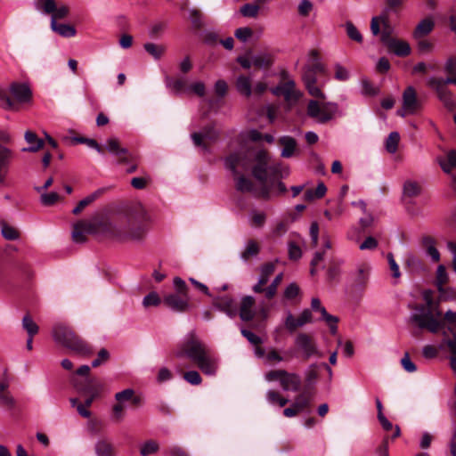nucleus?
Listing matches in <instances>:
<instances>
[{"label":"nucleus","instance_id":"46","mask_svg":"<svg viewBox=\"0 0 456 456\" xmlns=\"http://www.w3.org/2000/svg\"><path fill=\"white\" fill-rule=\"evenodd\" d=\"M143 48L155 60H159L166 52V47L164 45H156L154 43H146L144 44Z\"/></svg>","mask_w":456,"mask_h":456},{"label":"nucleus","instance_id":"22","mask_svg":"<svg viewBox=\"0 0 456 456\" xmlns=\"http://www.w3.org/2000/svg\"><path fill=\"white\" fill-rule=\"evenodd\" d=\"M10 95L15 103L28 102L31 99V91L26 84L12 83L9 86ZM18 106V104H16Z\"/></svg>","mask_w":456,"mask_h":456},{"label":"nucleus","instance_id":"56","mask_svg":"<svg viewBox=\"0 0 456 456\" xmlns=\"http://www.w3.org/2000/svg\"><path fill=\"white\" fill-rule=\"evenodd\" d=\"M400 135L397 132L389 134L386 141V149L390 153H395L397 151Z\"/></svg>","mask_w":456,"mask_h":456},{"label":"nucleus","instance_id":"53","mask_svg":"<svg viewBox=\"0 0 456 456\" xmlns=\"http://www.w3.org/2000/svg\"><path fill=\"white\" fill-rule=\"evenodd\" d=\"M261 4L262 3H257L256 1V4H246L241 6L240 13L244 17L256 18L258 15L260 9L259 4Z\"/></svg>","mask_w":456,"mask_h":456},{"label":"nucleus","instance_id":"2","mask_svg":"<svg viewBox=\"0 0 456 456\" xmlns=\"http://www.w3.org/2000/svg\"><path fill=\"white\" fill-rule=\"evenodd\" d=\"M150 216L142 205L134 206L120 224H112L111 238L121 241H142L148 232Z\"/></svg>","mask_w":456,"mask_h":456},{"label":"nucleus","instance_id":"4","mask_svg":"<svg viewBox=\"0 0 456 456\" xmlns=\"http://www.w3.org/2000/svg\"><path fill=\"white\" fill-rule=\"evenodd\" d=\"M52 335L54 341L72 352L87 356L93 354V349L86 342L77 336L74 331L64 324H56L53 326Z\"/></svg>","mask_w":456,"mask_h":456},{"label":"nucleus","instance_id":"8","mask_svg":"<svg viewBox=\"0 0 456 456\" xmlns=\"http://www.w3.org/2000/svg\"><path fill=\"white\" fill-rule=\"evenodd\" d=\"M338 106L334 102H321L315 100L309 101L306 113L309 118L319 124H325L333 119L338 113Z\"/></svg>","mask_w":456,"mask_h":456},{"label":"nucleus","instance_id":"49","mask_svg":"<svg viewBox=\"0 0 456 456\" xmlns=\"http://www.w3.org/2000/svg\"><path fill=\"white\" fill-rule=\"evenodd\" d=\"M1 234L8 240H16L20 238V232L15 227L11 226L6 223L1 224Z\"/></svg>","mask_w":456,"mask_h":456},{"label":"nucleus","instance_id":"13","mask_svg":"<svg viewBox=\"0 0 456 456\" xmlns=\"http://www.w3.org/2000/svg\"><path fill=\"white\" fill-rule=\"evenodd\" d=\"M274 95H282L289 103H294L302 96V93L296 88L293 79L288 78L277 86L271 89Z\"/></svg>","mask_w":456,"mask_h":456},{"label":"nucleus","instance_id":"36","mask_svg":"<svg viewBox=\"0 0 456 456\" xmlns=\"http://www.w3.org/2000/svg\"><path fill=\"white\" fill-rule=\"evenodd\" d=\"M436 240L431 236H424L422 238V246L426 248L427 254L434 262L440 260V253L437 250Z\"/></svg>","mask_w":456,"mask_h":456},{"label":"nucleus","instance_id":"52","mask_svg":"<svg viewBox=\"0 0 456 456\" xmlns=\"http://www.w3.org/2000/svg\"><path fill=\"white\" fill-rule=\"evenodd\" d=\"M322 319L325 321V322L329 325L330 332L335 335L338 331L337 323L338 322V318L330 314L325 308L321 309Z\"/></svg>","mask_w":456,"mask_h":456},{"label":"nucleus","instance_id":"43","mask_svg":"<svg viewBox=\"0 0 456 456\" xmlns=\"http://www.w3.org/2000/svg\"><path fill=\"white\" fill-rule=\"evenodd\" d=\"M434 28V22L429 19H425L421 20L414 30V37L415 38H422L428 34H429Z\"/></svg>","mask_w":456,"mask_h":456},{"label":"nucleus","instance_id":"11","mask_svg":"<svg viewBox=\"0 0 456 456\" xmlns=\"http://www.w3.org/2000/svg\"><path fill=\"white\" fill-rule=\"evenodd\" d=\"M252 151L232 153L225 159V167L233 175L240 174V169L248 170L250 167Z\"/></svg>","mask_w":456,"mask_h":456},{"label":"nucleus","instance_id":"21","mask_svg":"<svg viewBox=\"0 0 456 456\" xmlns=\"http://www.w3.org/2000/svg\"><path fill=\"white\" fill-rule=\"evenodd\" d=\"M212 304L215 308L218 309L221 312H224L231 318L234 317L238 313L235 302L232 297H214Z\"/></svg>","mask_w":456,"mask_h":456},{"label":"nucleus","instance_id":"30","mask_svg":"<svg viewBox=\"0 0 456 456\" xmlns=\"http://www.w3.org/2000/svg\"><path fill=\"white\" fill-rule=\"evenodd\" d=\"M0 108L4 110H18V106L10 95L8 86H0Z\"/></svg>","mask_w":456,"mask_h":456},{"label":"nucleus","instance_id":"7","mask_svg":"<svg viewBox=\"0 0 456 456\" xmlns=\"http://www.w3.org/2000/svg\"><path fill=\"white\" fill-rule=\"evenodd\" d=\"M207 351L206 345L198 338L194 330L189 332L183 340L178 345L175 355L178 358L187 357L195 362Z\"/></svg>","mask_w":456,"mask_h":456},{"label":"nucleus","instance_id":"19","mask_svg":"<svg viewBox=\"0 0 456 456\" xmlns=\"http://www.w3.org/2000/svg\"><path fill=\"white\" fill-rule=\"evenodd\" d=\"M14 159V152L12 149L0 143V183H3L6 181L9 174L12 160Z\"/></svg>","mask_w":456,"mask_h":456},{"label":"nucleus","instance_id":"37","mask_svg":"<svg viewBox=\"0 0 456 456\" xmlns=\"http://www.w3.org/2000/svg\"><path fill=\"white\" fill-rule=\"evenodd\" d=\"M51 28L53 31L63 37H72L76 35L75 28L69 24L58 23L57 21L51 20Z\"/></svg>","mask_w":456,"mask_h":456},{"label":"nucleus","instance_id":"62","mask_svg":"<svg viewBox=\"0 0 456 456\" xmlns=\"http://www.w3.org/2000/svg\"><path fill=\"white\" fill-rule=\"evenodd\" d=\"M252 35L253 30L248 27L239 28L234 32L235 37L243 43L247 42Z\"/></svg>","mask_w":456,"mask_h":456},{"label":"nucleus","instance_id":"35","mask_svg":"<svg viewBox=\"0 0 456 456\" xmlns=\"http://www.w3.org/2000/svg\"><path fill=\"white\" fill-rule=\"evenodd\" d=\"M314 394L309 390H304L297 395L293 402L294 406L301 412L311 405Z\"/></svg>","mask_w":456,"mask_h":456},{"label":"nucleus","instance_id":"25","mask_svg":"<svg viewBox=\"0 0 456 456\" xmlns=\"http://www.w3.org/2000/svg\"><path fill=\"white\" fill-rule=\"evenodd\" d=\"M403 104L404 111L415 114L421 109V102L417 98V94L412 86H408L403 94Z\"/></svg>","mask_w":456,"mask_h":456},{"label":"nucleus","instance_id":"5","mask_svg":"<svg viewBox=\"0 0 456 456\" xmlns=\"http://www.w3.org/2000/svg\"><path fill=\"white\" fill-rule=\"evenodd\" d=\"M427 305H417L415 313L410 316L411 322L416 323L420 329H427L431 333H436L442 327V322L437 320L441 316V312L436 310L435 314L432 312L433 300L429 293L424 295Z\"/></svg>","mask_w":456,"mask_h":456},{"label":"nucleus","instance_id":"38","mask_svg":"<svg viewBox=\"0 0 456 456\" xmlns=\"http://www.w3.org/2000/svg\"><path fill=\"white\" fill-rule=\"evenodd\" d=\"M9 384L6 381L0 383V404L7 408H12L15 400L8 390Z\"/></svg>","mask_w":456,"mask_h":456},{"label":"nucleus","instance_id":"50","mask_svg":"<svg viewBox=\"0 0 456 456\" xmlns=\"http://www.w3.org/2000/svg\"><path fill=\"white\" fill-rule=\"evenodd\" d=\"M22 328L27 331L29 337H34L39 330L38 325L29 314H26L22 318Z\"/></svg>","mask_w":456,"mask_h":456},{"label":"nucleus","instance_id":"9","mask_svg":"<svg viewBox=\"0 0 456 456\" xmlns=\"http://www.w3.org/2000/svg\"><path fill=\"white\" fill-rule=\"evenodd\" d=\"M268 382L279 381L283 391L297 392L301 387V378L298 374L285 370H272L265 374Z\"/></svg>","mask_w":456,"mask_h":456},{"label":"nucleus","instance_id":"14","mask_svg":"<svg viewBox=\"0 0 456 456\" xmlns=\"http://www.w3.org/2000/svg\"><path fill=\"white\" fill-rule=\"evenodd\" d=\"M297 347L303 353L305 359L316 356L322 357V354L318 350L314 338L306 333H299L295 339Z\"/></svg>","mask_w":456,"mask_h":456},{"label":"nucleus","instance_id":"47","mask_svg":"<svg viewBox=\"0 0 456 456\" xmlns=\"http://www.w3.org/2000/svg\"><path fill=\"white\" fill-rule=\"evenodd\" d=\"M266 400L270 404H278L280 407L285 406L289 400L283 397L278 391L270 389L266 392Z\"/></svg>","mask_w":456,"mask_h":456},{"label":"nucleus","instance_id":"3","mask_svg":"<svg viewBox=\"0 0 456 456\" xmlns=\"http://www.w3.org/2000/svg\"><path fill=\"white\" fill-rule=\"evenodd\" d=\"M370 31L373 36L379 35L381 43L395 55L407 56L411 53V46L406 41L392 37L393 28L390 26L387 17H373L370 21Z\"/></svg>","mask_w":456,"mask_h":456},{"label":"nucleus","instance_id":"17","mask_svg":"<svg viewBox=\"0 0 456 456\" xmlns=\"http://www.w3.org/2000/svg\"><path fill=\"white\" fill-rule=\"evenodd\" d=\"M428 85L436 90L440 101L443 102L446 108H454L455 102L452 98V94L451 91L446 87L447 83H445L444 79L430 77L428 80Z\"/></svg>","mask_w":456,"mask_h":456},{"label":"nucleus","instance_id":"60","mask_svg":"<svg viewBox=\"0 0 456 456\" xmlns=\"http://www.w3.org/2000/svg\"><path fill=\"white\" fill-rule=\"evenodd\" d=\"M158 450L159 444L153 440H150L142 445L140 453L142 456H149L150 454L155 453Z\"/></svg>","mask_w":456,"mask_h":456},{"label":"nucleus","instance_id":"18","mask_svg":"<svg viewBox=\"0 0 456 456\" xmlns=\"http://www.w3.org/2000/svg\"><path fill=\"white\" fill-rule=\"evenodd\" d=\"M41 10L45 14H51V20L54 21L66 18L69 13L68 5H57L55 0H42Z\"/></svg>","mask_w":456,"mask_h":456},{"label":"nucleus","instance_id":"64","mask_svg":"<svg viewBox=\"0 0 456 456\" xmlns=\"http://www.w3.org/2000/svg\"><path fill=\"white\" fill-rule=\"evenodd\" d=\"M167 23L163 21H158L153 23L149 30V35L151 37H159L166 29Z\"/></svg>","mask_w":456,"mask_h":456},{"label":"nucleus","instance_id":"16","mask_svg":"<svg viewBox=\"0 0 456 456\" xmlns=\"http://www.w3.org/2000/svg\"><path fill=\"white\" fill-rule=\"evenodd\" d=\"M218 132L213 125L205 126L200 132L193 133L191 139L195 146L200 147L204 151H208L210 142L218 137Z\"/></svg>","mask_w":456,"mask_h":456},{"label":"nucleus","instance_id":"1","mask_svg":"<svg viewBox=\"0 0 456 456\" xmlns=\"http://www.w3.org/2000/svg\"><path fill=\"white\" fill-rule=\"evenodd\" d=\"M250 156L252 175L262 185L258 196L268 200L274 181L287 176L289 173V168L284 167L280 162L271 163L269 153L264 149L252 150Z\"/></svg>","mask_w":456,"mask_h":456},{"label":"nucleus","instance_id":"28","mask_svg":"<svg viewBox=\"0 0 456 456\" xmlns=\"http://www.w3.org/2000/svg\"><path fill=\"white\" fill-rule=\"evenodd\" d=\"M105 192L104 188H100L91 194L85 197L83 200H81L77 205L72 209L73 215H79L85 208L91 205L93 202H94L97 199H99L103 193Z\"/></svg>","mask_w":456,"mask_h":456},{"label":"nucleus","instance_id":"6","mask_svg":"<svg viewBox=\"0 0 456 456\" xmlns=\"http://www.w3.org/2000/svg\"><path fill=\"white\" fill-rule=\"evenodd\" d=\"M112 224L111 222L99 220L97 216L91 220H80L73 225L72 240L76 243H83L86 240V234H95L99 232L111 237Z\"/></svg>","mask_w":456,"mask_h":456},{"label":"nucleus","instance_id":"26","mask_svg":"<svg viewBox=\"0 0 456 456\" xmlns=\"http://www.w3.org/2000/svg\"><path fill=\"white\" fill-rule=\"evenodd\" d=\"M311 311L309 309H305L297 319L289 313L286 318L285 326L288 330L293 332L296 329L304 326L305 323L311 322Z\"/></svg>","mask_w":456,"mask_h":456},{"label":"nucleus","instance_id":"61","mask_svg":"<svg viewBox=\"0 0 456 456\" xmlns=\"http://www.w3.org/2000/svg\"><path fill=\"white\" fill-rule=\"evenodd\" d=\"M161 303V298L157 292H151L142 299L144 307L158 306Z\"/></svg>","mask_w":456,"mask_h":456},{"label":"nucleus","instance_id":"32","mask_svg":"<svg viewBox=\"0 0 456 456\" xmlns=\"http://www.w3.org/2000/svg\"><path fill=\"white\" fill-rule=\"evenodd\" d=\"M95 453L97 456H115V448L112 443L107 438H101L95 444Z\"/></svg>","mask_w":456,"mask_h":456},{"label":"nucleus","instance_id":"29","mask_svg":"<svg viewBox=\"0 0 456 456\" xmlns=\"http://www.w3.org/2000/svg\"><path fill=\"white\" fill-rule=\"evenodd\" d=\"M25 141L29 144L28 148H23L22 151L36 152L43 148L45 142L42 139H39L36 133L28 130L24 134Z\"/></svg>","mask_w":456,"mask_h":456},{"label":"nucleus","instance_id":"51","mask_svg":"<svg viewBox=\"0 0 456 456\" xmlns=\"http://www.w3.org/2000/svg\"><path fill=\"white\" fill-rule=\"evenodd\" d=\"M259 253V246L258 244L251 240H248L246 244L244 251L241 253L240 256L244 260H248L252 256H256Z\"/></svg>","mask_w":456,"mask_h":456},{"label":"nucleus","instance_id":"54","mask_svg":"<svg viewBox=\"0 0 456 456\" xmlns=\"http://www.w3.org/2000/svg\"><path fill=\"white\" fill-rule=\"evenodd\" d=\"M421 192L420 185L413 181H406L403 184V193L408 197H416Z\"/></svg>","mask_w":456,"mask_h":456},{"label":"nucleus","instance_id":"59","mask_svg":"<svg viewBox=\"0 0 456 456\" xmlns=\"http://www.w3.org/2000/svg\"><path fill=\"white\" fill-rule=\"evenodd\" d=\"M444 346L447 347L448 352L450 353V357H456V334L453 333L452 337L450 338H444L440 346V348L443 349Z\"/></svg>","mask_w":456,"mask_h":456},{"label":"nucleus","instance_id":"12","mask_svg":"<svg viewBox=\"0 0 456 456\" xmlns=\"http://www.w3.org/2000/svg\"><path fill=\"white\" fill-rule=\"evenodd\" d=\"M106 151L118 159L119 164H126L134 159V156L121 145L117 137H110L105 142Z\"/></svg>","mask_w":456,"mask_h":456},{"label":"nucleus","instance_id":"42","mask_svg":"<svg viewBox=\"0 0 456 456\" xmlns=\"http://www.w3.org/2000/svg\"><path fill=\"white\" fill-rule=\"evenodd\" d=\"M253 65L265 69L270 67L273 62V55L268 53H260L252 56Z\"/></svg>","mask_w":456,"mask_h":456},{"label":"nucleus","instance_id":"34","mask_svg":"<svg viewBox=\"0 0 456 456\" xmlns=\"http://www.w3.org/2000/svg\"><path fill=\"white\" fill-rule=\"evenodd\" d=\"M322 240H323L324 249L322 251L315 252V254L311 261L310 273L312 275H314L316 273V266L320 262H322L323 260L325 250L331 248V241L330 240V237L327 234L322 235Z\"/></svg>","mask_w":456,"mask_h":456},{"label":"nucleus","instance_id":"31","mask_svg":"<svg viewBox=\"0 0 456 456\" xmlns=\"http://www.w3.org/2000/svg\"><path fill=\"white\" fill-rule=\"evenodd\" d=\"M279 143L282 146L281 152L282 158H290L293 156L297 147V142L293 137L288 135L282 136L279 139Z\"/></svg>","mask_w":456,"mask_h":456},{"label":"nucleus","instance_id":"45","mask_svg":"<svg viewBox=\"0 0 456 456\" xmlns=\"http://www.w3.org/2000/svg\"><path fill=\"white\" fill-rule=\"evenodd\" d=\"M115 399L118 403L121 404H124V403L127 401H132L134 404H137L140 402L139 398L134 395V390L132 388H127L117 393L115 395Z\"/></svg>","mask_w":456,"mask_h":456},{"label":"nucleus","instance_id":"24","mask_svg":"<svg viewBox=\"0 0 456 456\" xmlns=\"http://www.w3.org/2000/svg\"><path fill=\"white\" fill-rule=\"evenodd\" d=\"M302 79L309 94L316 98H324V94H322V90L316 86V73H314L312 70L305 67L303 70Z\"/></svg>","mask_w":456,"mask_h":456},{"label":"nucleus","instance_id":"48","mask_svg":"<svg viewBox=\"0 0 456 456\" xmlns=\"http://www.w3.org/2000/svg\"><path fill=\"white\" fill-rule=\"evenodd\" d=\"M283 278V273H281L276 275V277L273 280L271 284L267 286L265 289V297L266 299H272L277 293L278 286L281 282Z\"/></svg>","mask_w":456,"mask_h":456},{"label":"nucleus","instance_id":"33","mask_svg":"<svg viewBox=\"0 0 456 456\" xmlns=\"http://www.w3.org/2000/svg\"><path fill=\"white\" fill-rule=\"evenodd\" d=\"M235 86L238 93L245 97H249L252 94L250 77L240 75L236 79Z\"/></svg>","mask_w":456,"mask_h":456},{"label":"nucleus","instance_id":"55","mask_svg":"<svg viewBox=\"0 0 456 456\" xmlns=\"http://www.w3.org/2000/svg\"><path fill=\"white\" fill-rule=\"evenodd\" d=\"M346 34L348 37L357 43L362 42V36L359 29L351 22L347 21L345 24Z\"/></svg>","mask_w":456,"mask_h":456},{"label":"nucleus","instance_id":"20","mask_svg":"<svg viewBox=\"0 0 456 456\" xmlns=\"http://www.w3.org/2000/svg\"><path fill=\"white\" fill-rule=\"evenodd\" d=\"M194 363L199 369L206 375H215L218 368L217 359L207 351L201 357H200Z\"/></svg>","mask_w":456,"mask_h":456},{"label":"nucleus","instance_id":"10","mask_svg":"<svg viewBox=\"0 0 456 456\" xmlns=\"http://www.w3.org/2000/svg\"><path fill=\"white\" fill-rule=\"evenodd\" d=\"M239 315L243 322H250L256 317H259L261 320H266L269 315V309L263 305L256 309L255 297L252 296H244L240 299Z\"/></svg>","mask_w":456,"mask_h":456},{"label":"nucleus","instance_id":"23","mask_svg":"<svg viewBox=\"0 0 456 456\" xmlns=\"http://www.w3.org/2000/svg\"><path fill=\"white\" fill-rule=\"evenodd\" d=\"M74 387L79 393L89 394L93 397H97L100 395L101 392L103 389V384L101 382H97L92 379H86L85 383L78 382L77 380H73Z\"/></svg>","mask_w":456,"mask_h":456},{"label":"nucleus","instance_id":"44","mask_svg":"<svg viewBox=\"0 0 456 456\" xmlns=\"http://www.w3.org/2000/svg\"><path fill=\"white\" fill-rule=\"evenodd\" d=\"M449 281V275L443 265H438L436 275V286L439 293L444 292V286Z\"/></svg>","mask_w":456,"mask_h":456},{"label":"nucleus","instance_id":"63","mask_svg":"<svg viewBox=\"0 0 456 456\" xmlns=\"http://www.w3.org/2000/svg\"><path fill=\"white\" fill-rule=\"evenodd\" d=\"M270 277L260 272L257 282L252 287V291L256 294L265 293L264 287L269 281Z\"/></svg>","mask_w":456,"mask_h":456},{"label":"nucleus","instance_id":"41","mask_svg":"<svg viewBox=\"0 0 456 456\" xmlns=\"http://www.w3.org/2000/svg\"><path fill=\"white\" fill-rule=\"evenodd\" d=\"M438 163L446 174H450L452 168H456V150L448 151L446 159H439Z\"/></svg>","mask_w":456,"mask_h":456},{"label":"nucleus","instance_id":"40","mask_svg":"<svg viewBox=\"0 0 456 456\" xmlns=\"http://www.w3.org/2000/svg\"><path fill=\"white\" fill-rule=\"evenodd\" d=\"M309 62L305 68L312 70L314 73L322 74L324 73L325 69L323 64L319 60V53L316 50H311L309 53Z\"/></svg>","mask_w":456,"mask_h":456},{"label":"nucleus","instance_id":"27","mask_svg":"<svg viewBox=\"0 0 456 456\" xmlns=\"http://www.w3.org/2000/svg\"><path fill=\"white\" fill-rule=\"evenodd\" d=\"M370 268L365 264H361L354 274V285L356 288L363 289L369 280Z\"/></svg>","mask_w":456,"mask_h":456},{"label":"nucleus","instance_id":"15","mask_svg":"<svg viewBox=\"0 0 456 456\" xmlns=\"http://www.w3.org/2000/svg\"><path fill=\"white\" fill-rule=\"evenodd\" d=\"M163 304L176 313H185L191 309L189 294L170 293L164 297Z\"/></svg>","mask_w":456,"mask_h":456},{"label":"nucleus","instance_id":"39","mask_svg":"<svg viewBox=\"0 0 456 456\" xmlns=\"http://www.w3.org/2000/svg\"><path fill=\"white\" fill-rule=\"evenodd\" d=\"M236 183V190L240 192H252L256 193V188L254 183L249 178H247L244 175H234Z\"/></svg>","mask_w":456,"mask_h":456},{"label":"nucleus","instance_id":"57","mask_svg":"<svg viewBox=\"0 0 456 456\" xmlns=\"http://www.w3.org/2000/svg\"><path fill=\"white\" fill-rule=\"evenodd\" d=\"M60 199L61 196L55 191L45 192L41 193L40 202L42 205L49 207L54 205Z\"/></svg>","mask_w":456,"mask_h":456},{"label":"nucleus","instance_id":"58","mask_svg":"<svg viewBox=\"0 0 456 456\" xmlns=\"http://www.w3.org/2000/svg\"><path fill=\"white\" fill-rule=\"evenodd\" d=\"M305 379L307 386L314 385L318 379L317 365L311 364L305 370Z\"/></svg>","mask_w":456,"mask_h":456}]
</instances>
